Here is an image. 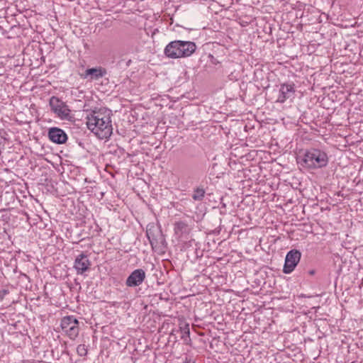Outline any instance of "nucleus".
<instances>
[{"instance_id": "nucleus-9", "label": "nucleus", "mask_w": 363, "mask_h": 363, "mask_svg": "<svg viewBox=\"0 0 363 363\" xmlns=\"http://www.w3.org/2000/svg\"><path fill=\"white\" fill-rule=\"evenodd\" d=\"M91 266V262L86 255L81 253L76 257L74 262V268L77 271V274H83L88 271Z\"/></svg>"}, {"instance_id": "nucleus-1", "label": "nucleus", "mask_w": 363, "mask_h": 363, "mask_svg": "<svg viewBox=\"0 0 363 363\" xmlns=\"http://www.w3.org/2000/svg\"><path fill=\"white\" fill-rule=\"evenodd\" d=\"M111 111L99 108L93 111L86 117L87 128L100 139H107L113 133Z\"/></svg>"}, {"instance_id": "nucleus-5", "label": "nucleus", "mask_w": 363, "mask_h": 363, "mask_svg": "<svg viewBox=\"0 0 363 363\" xmlns=\"http://www.w3.org/2000/svg\"><path fill=\"white\" fill-rule=\"evenodd\" d=\"M49 104L51 111L61 120L72 121L73 118L68 106L58 97L52 96Z\"/></svg>"}, {"instance_id": "nucleus-6", "label": "nucleus", "mask_w": 363, "mask_h": 363, "mask_svg": "<svg viewBox=\"0 0 363 363\" xmlns=\"http://www.w3.org/2000/svg\"><path fill=\"white\" fill-rule=\"evenodd\" d=\"M79 321L73 315L64 317L61 320V327L62 330L67 336L74 340L79 333Z\"/></svg>"}, {"instance_id": "nucleus-15", "label": "nucleus", "mask_w": 363, "mask_h": 363, "mask_svg": "<svg viewBox=\"0 0 363 363\" xmlns=\"http://www.w3.org/2000/svg\"><path fill=\"white\" fill-rule=\"evenodd\" d=\"M205 196V191L203 188H196L194 190L192 199L194 201H201Z\"/></svg>"}, {"instance_id": "nucleus-8", "label": "nucleus", "mask_w": 363, "mask_h": 363, "mask_svg": "<svg viewBox=\"0 0 363 363\" xmlns=\"http://www.w3.org/2000/svg\"><path fill=\"white\" fill-rule=\"evenodd\" d=\"M145 279V272L143 269H137L128 277L125 284L128 287L140 286Z\"/></svg>"}, {"instance_id": "nucleus-21", "label": "nucleus", "mask_w": 363, "mask_h": 363, "mask_svg": "<svg viewBox=\"0 0 363 363\" xmlns=\"http://www.w3.org/2000/svg\"><path fill=\"white\" fill-rule=\"evenodd\" d=\"M310 274H314V271L313 270H311L309 272Z\"/></svg>"}, {"instance_id": "nucleus-18", "label": "nucleus", "mask_w": 363, "mask_h": 363, "mask_svg": "<svg viewBox=\"0 0 363 363\" xmlns=\"http://www.w3.org/2000/svg\"><path fill=\"white\" fill-rule=\"evenodd\" d=\"M186 335L188 336V337L189 336V329H187V331H184V334L182 336V338L184 339L186 337Z\"/></svg>"}, {"instance_id": "nucleus-19", "label": "nucleus", "mask_w": 363, "mask_h": 363, "mask_svg": "<svg viewBox=\"0 0 363 363\" xmlns=\"http://www.w3.org/2000/svg\"><path fill=\"white\" fill-rule=\"evenodd\" d=\"M208 57L211 58V62L213 63V64H216L217 63V61L214 58V57L212 55H208Z\"/></svg>"}, {"instance_id": "nucleus-11", "label": "nucleus", "mask_w": 363, "mask_h": 363, "mask_svg": "<svg viewBox=\"0 0 363 363\" xmlns=\"http://www.w3.org/2000/svg\"><path fill=\"white\" fill-rule=\"evenodd\" d=\"M49 139L56 144H63L67 140L65 132L59 128H50L48 130Z\"/></svg>"}, {"instance_id": "nucleus-2", "label": "nucleus", "mask_w": 363, "mask_h": 363, "mask_svg": "<svg viewBox=\"0 0 363 363\" xmlns=\"http://www.w3.org/2000/svg\"><path fill=\"white\" fill-rule=\"evenodd\" d=\"M196 50L194 42L185 40H174L169 43L164 50V55L171 59L188 57Z\"/></svg>"}, {"instance_id": "nucleus-3", "label": "nucleus", "mask_w": 363, "mask_h": 363, "mask_svg": "<svg viewBox=\"0 0 363 363\" xmlns=\"http://www.w3.org/2000/svg\"><path fill=\"white\" fill-rule=\"evenodd\" d=\"M328 162L329 158L325 151L317 148H310L305 151L299 162L306 169H317L326 167Z\"/></svg>"}, {"instance_id": "nucleus-14", "label": "nucleus", "mask_w": 363, "mask_h": 363, "mask_svg": "<svg viewBox=\"0 0 363 363\" xmlns=\"http://www.w3.org/2000/svg\"><path fill=\"white\" fill-rule=\"evenodd\" d=\"M190 231L187 223L184 221H178L174 224V232L177 235H182L184 234H188Z\"/></svg>"}, {"instance_id": "nucleus-4", "label": "nucleus", "mask_w": 363, "mask_h": 363, "mask_svg": "<svg viewBox=\"0 0 363 363\" xmlns=\"http://www.w3.org/2000/svg\"><path fill=\"white\" fill-rule=\"evenodd\" d=\"M146 235L154 251L163 252L167 246L164 235L159 226L154 223L147 225Z\"/></svg>"}, {"instance_id": "nucleus-13", "label": "nucleus", "mask_w": 363, "mask_h": 363, "mask_svg": "<svg viewBox=\"0 0 363 363\" xmlns=\"http://www.w3.org/2000/svg\"><path fill=\"white\" fill-rule=\"evenodd\" d=\"M209 347L215 352L223 354L227 352L228 345L225 342H208Z\"/></svg>"}, {"instance_id": "nucleus-10", "label": "nucleus", "mask_w": 363, "mask_h": 363, "mask_svg": "<svg viewBox=\"0 0 363 363\" xmlns=\"http://www.w3.org/2000/svg\"><path fill=\"white\" fill-rule=\"evenodd\" d=\"M295 94V88L294 84H281L279 89V95L277 99V102L284 103L287 99L293 98Z\"/></svg>"}, {"instance_id": "nucleus-20", "label": "nucleus", "mask_w": 363, "mask_h": 363, "mask_svg": "<svg viewBox=\"0 0 363 363\" xmlns=\"http://www.w3.org/2000/svg\"><path fill=\"white\" fill-rule=\"evenodd\" d=\"M284 345H283V347H282V346H279V347H277V349H278L279 350H280V351H282V350H284Z\"/></svg>"}, {"instance_id": "nucleus-12", "label": "nucleus", "mask_w": 363, "mask_h": 363, "mask_svg": "<svg viewBox=\"0 0 363 363\" xmlns=\"http://www.w3.org/2000/svg\"><path fill=\"white\" fill-rule=\"evenodd\" d=\"M106 74V71L104 68H90L85 71V72L82 74V77L84 79L89 78L90 80H97L99 78L103 77Z\"/></svg>"}, {"instance_id": "nucleus-17", "label": "nucleus", "mask_w": 363, "mask_h": 363, "mask_svg": "<svg viewBox=\"0 0 363 363\" xmlns=\"http://www.w3.org/2000/svg\"><path fill=\"white\" fill-rule=\"evenodd\" d=\"M9 294V290L4 289L0 290V301H2L4 297Z\"/></svg>"}, {"instance_id": "nucleus-7", "label": "nucleus", "mask_w": 363, "mask_h": 363, "mask_svg": "<svg viewBox=\"0 0 363 363\" xmlns=\"http://www.w3.org/2000/svg\"><path fill=\"white\" fill-rule=\"evenodd\" d=\"M301 254L297 250H290L286 255L283 272L285 274L292 272L301 259Z\"/></svg>"}, {"instance_id": "nucleus-16", "label": "nucleus", "mask_w": 363, "mask_h": 363, "mask_svg": "<svg viewBox=\"0 0 363 363\" xmlns=\"http://www.w3.org/2000/svg\"><path fill=\"white\" fill-rule=\"evenodd\" d=\"M77 352L79 356H85L87 354V347L84 344L78 345Z\"/></svg>"}]
</instances>
